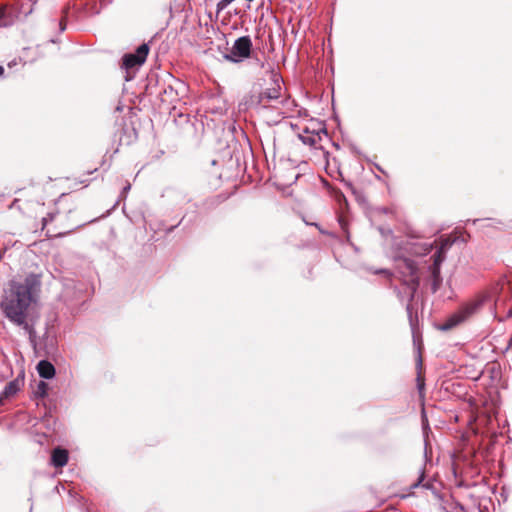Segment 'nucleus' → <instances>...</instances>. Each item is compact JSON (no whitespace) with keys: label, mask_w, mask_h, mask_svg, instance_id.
Returning a JSON list of instances; mask_svg holds the SVG:
<instances>
[{"label":"nucleus","mask_w":512,"mask_h":512,"mask_svg":"<svg viewBox=\"0 0 512 512\" xmlns=\"http://www.w3.org/2000/svg\"><path fill=\"white\" fill-rule=\"evenodd\" d=\"M8 399L7 397H3V393L0 394V405L3 404L4 400Z\"/></svg>","instance_id":"21"},{"label":"nucleus","mask_w":512,"mask_h":512,"mask_svg":"<svg viewBox=\"0 0 512 512\" xmlns=\"http://www.w3.org/2000/svg\"><path fill=\"white\" fill-rule=\"evenodd\" d=\"M130 188H131L130 184H127L126 186H124V188L122 190V196H125L126 193L130 190Z\"/></svg>","instance_id":"20"},{"label":"nucleus","mask_w":512,"mask_h":512,"mask_svg":"<svg viewBox=\"0 0 512 512\" xmlns=\"http://www.w3.org/2000/svg\"><path fill=\"white\" fill-rule=\"evenodd\" d=\"M430 271H431V277H432L431 290L433 293H435L438 291V289L441 286L442 277L440 275V270H437V273H436V270H433V269H430Z\"/></svg>","instance_id":"13"},{"label":"nucleus","mask_w":512,"mask_h":512,"mask_svg":"<svg viewBox=\"0 0 512 512\" xmlns=\"http://www.w3.org/2000/svg\"><path fill=\"white\" fill-rule=\"evenodd\" d=\"M307 127L310 128V133L311 132L320 133L321 136H322V134L324 136H327L326 127H325L324 123H322V122H311L310 126H307Z\"/></svg>","instance_id":"14"},{"label":"nucleus","mask_w":512,"mask_h":512,"mask_svg":"<svg viewBox=\"0 0 512 512\" xmlns=\"http://www.w3.org/2000/svg\"><path fill=\"white\" fill-rule=\"evenodd\" d=\"M489 298L490 295L488 292L478 293L473 298L463 303L460 308L446 320L441 329L447 331L466 322L481 310Z\"/></svg>","instance_id":"2"},{"label":"nucleus","mask_w":512,"mask_h":512,"mask_svg":"<svg viewBox=\"0 0 512 512\" xmlns=\"http://www.w3.org/2000/svg\"><path fill=\"white\" fill-rule=\"evenodd\" d=\"M4 12H5V8L3 7L2 11H1V14H4Z\"/></svg>","instance_id":"27"},{"label":"nucleus","mask_w":512,"mask_h":512,"mask_svg":"<svg viewBox=\"0 0 512 512\" xmlns=\"http://www.w3.org/2000/svg\"><path fill=\"white\" fill-rule=\"evenodd\" d=\"M394 245L398 250L404 252L405 254L415 256L427 255L433 247L431 243L414 242L412 240L395 241Z\"/></svg>","instance_id":"5"},{"label":"nucleus","mask_w":512,"mask_h":512,"mask_svg":"<svg viewBox=\"0 0 512 512\" xmlns=\"http://www.w3.org/2000/svg\"><path fill=\"white\" fill-rule=\"evenodd\" d=\"M451 243L448 240H445L441 243L440 247L436 251V253L433 255V264L431 265L430 269L433 270H440L441 264L445 260V254L448 248L450 247Z\"/></svg>","instance_id":"8"},{"label":"nucleus","mask_w":512,"mask_h":512,"mask_svg":"<svg viewBox=\"0 0 512 512\" xmlns=\"http://www.w3.org/2000/svg\"><path fill=\"white\" fill-rule=\"evenodd\" d=\"M375 273H385V274H388V271L387 270H377L375 271Z\"/></svg>","instance_id":"23"},{"label":"nucleus","mask_w":512,"mask_h":512,"mask_svg":"<svg viewBox=\"0 0 512 512\" xmlns=\"http://www.w3.org/2000/svg\"><path fill=\"white\" fill-rule=\"evenodd\" d=\"M280 96V86L276 84L272 88H268L265 91L261 92L259 95V104H262L263 107H266V103L271 100H276Z\"/></svg>","instance_id":"10"},{"label":"nucleus","mask_w":512,"mask_h":512,"mask_svg":"<svg viewBox=\"0 0 512 512\" xmlns=\"http://www.w3.org/2000/svg\"><path fill=\"white\" fill-rule=\"evenodd\" d=\"M4 74V67L0 65V76Z\"/></svg>","instance_id":"24"},{"label":"nucleus","mask_w":512,"mask_h":512,"mask_svg":"<svg viewBox=\"0 0 512 512\" xmlns=\"http://www.w3.org/2000/svg\"><path fill=\"white\" fill-rule=\"evenodd\" d=\"M40 285L39 276L35 274H29L23 282L13 281L10 294L2 302L6 317L26 331L33 345H36V331L33 324L27 321V312Z\"/></svg>","instance_id":"1"},{"label":"nucleus","mask_w":512,"mask_h":512,"mask_svg":"<svg viewBox=\"0 0 512 512\" xmlns=\"http://www.w3.org/2000/svg\"><path fill=\"white\" fill-rule=\"evenodd\" d=\"M54 218V213H48L47 216L42 219L43 227L46 226L49 222L53 221Z\"/></svg>","instance_id":"16"},{"label":"nucleus","mask_w":512,"mask_h":512,"mask_svg":"<svg viewBox=\"0 0 512 512\" xmlns=\"http://www.w3.org/2000/svg\"><path fill=\"white\" fill-rule=\"evenodd\" d=\"M507 317L508 318L512 317V307L508 310Z\"/></svg>","instance_id":"22"},{"label":"nucleus","mask_w":512,"mask_h":512,"mask_svg":"<svg viewBox=\"0 0 512 512\" xmlns=\"http://www.w3.org/2000/svg\"><path fill=\"white\" fill-rule=\"evenodd\" d=\"M411 239H414V238H418L419 236L418 235H410L409 236Z\"/></svg>","instance_id":"25"},{"label":"nucleus","mask_w":512,"mask_h":512,"mask_svg":"<svg viewBox=\"0 0 512 512\" xmlns=\"http://www.w3.org/2000/svg\"><path fill=\"white\" fill-rule=\"evenodd\" d=\"M24 383L23 378L17 377L16 379L10 381L5 386L4 390L2 391L3 397H13L17 394V392L21 389L22 385Z\"/></svg>","instance_id":"12"},{"label":"nucleus","mask_w":512,"mask_h":512,"mask_svg":"<svg viewBox=\"0 0 512 512\" xmlns=\"http://www.w3.org/2000/svg\"><path fill=\"white\" fill-rule=\"evenodd\" d=\"M424 477H425V474H424V471H422V472H421V474H420L419 479L417 480V482H415L411 487H412L413 489H415V488L419 487V486L421 485V483L423 482Z\"/></svg>","instance_id":"17"},{"label":"nucleus","mask_w":512,"mask_h":512,"mask_svg":"<svg viewBox=\"0 0 512 512\" xmlns=\"http://www.w3.org/2000/svg\"><path fill=\"white\" fill-rule=\"evenodd\" d=\"M37 371L39 376L44 379H51L55 376V367L47 360L39 361Z\"/></svg>","instance_id":"11"},{"label":"nucleus","mask_w":512,"mask_h":512,"mask_svg":"<svg viewBox=\"0 0 512 512\" xmlns=\"http://www.w3.org/2000/svg\"><path fill=\"white\" fill-rule=\"evenodd\" d=\"M68 462V451L63 448H55L51 454V463L56 468L65 466Z\"/></svg>","instance_id":"9"},{"label":"nucleus","mask_w":512,"mask_h":512,"mask_svg":"<svg viewBox=\"0 0 512 512\" xmlns=\"http://www.w3.org/2000/svg\"><path fill=\"white\" fill-rule=\"evenodd\" d=\"M59 26H60V31L63 32L65 29H66V19L65 17H63L60 22H59Z\"/></svg>","instance_id":"19"},{"label":"nucleus","mask_w":512,"mask_h":512,"mask_svg":"<svg viewBox=\"0 0 512 512\" xmlns=\"http://www.w3.org/2000/svg\"><path fill=\"white\" fill-rule=\"evenodd\" d=\"M298 138L305 145L313 148H317L322 140L320 133H310V128L305 127L301 133L298 134Z\"/></svg>","instance_id":"7"},{"label":"nucleus","mask_w":512,"mask_h":512,"mask_svg":"<svg viewBox=\"0 0 512 512\" xmlns=\"http://www.w3.org/2000/svg\"><path fill=\"white\" fill-rule=\"evenodd\" d=\"M406 310H407V313H408V317H409V321H410V325L413 326V316H412V310H411V305L410 303L407 304L406 306Z\"/></svg>","instance_id":"18"},{"label":"nucleus","mask_w":512,"mask_h":512,"mask_svg":"<svg viewBox=\"0 0 512 512\" xmlns=\"http://www.w3.org/2000/svg\"><path fill=\"white\" fill-rule=\"evenodd\" d=\"M48 390V384L44 381H39L37 384V387L35 389V395L36 397L43 398L47 395Z\"/></svg>","instance_id":"15"},{"label":"nucleus","mask_w":512,"mask_h":512,"mask_svg":"<svg viewBox=\"0 0 512 512\" xmlns=\"http://www.w3.org/2000/svg\"><path fill=\"white\" fill-rule=\"evenodd\" d=\"M252 48V41L249 36H242L235 40L229 54H225V59L231 62H239L249 57Z\"/></svg>","instance_id":"4"},{"label":"nucleus","mask_w":512,"mask_h":512,"mask_svg":"<svg viewBox=\"0 0 512 512\" xmlns=\"http://www.w3.org/2000/svg\"><path fill=\"white\" fill-rule=\"evenodd\" d=\"M396 269L403 277V283L409 291V302L414 299L415 293L419 287L418 268L414 260L406 257V254L399 250L395 256Z\"/></svg>","instance_id":"3"},{"label":"nucleus","mask_w":512,"mask_h":512,"mask_svg":"<svg viewBox=\"0 0 512 512\" xmlns=\"http://www.w3.org/2000/svg\"><path fill=\"white\" fill-rule=\"evenodd\" d=\"M149 53V46L146 43L141 44L135 53H129L123 56V67L125 69H131L137 66H141Z\"/></svg>","instance_id":"6"},{"label":"nucleus","mask_w":512,"mask_h":512,"mask_svg":"<svg viewBox=\"0 0 512 512\" xmlns=\"http://www.w3.org/2000/svg\"><path fill=\"white\" fill-rule=\"evenodd\" d=\"M377 169H378L380 172H382V173L384 172V171H383V169H382L381 167H379V166H377Z\"/></svg>","instance_id":"26"}]
</instances>
